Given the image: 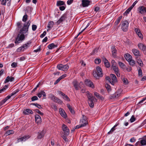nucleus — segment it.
<instances>
[{"mask_svg": "<svg viewBox=\"0 0 146 146\" xmlns=\"http://www.w3.org/2000/svg\"><path fill=\"white\" fill-rule=\"evenodd\" d=\"M31 23L30 21L25 23L23 27L20 31L19 34H18L17 36L15 42V44H19L24 39L25 37L24 34L27 32Z\"/></svg>", "mask_w": 146, "mask_h": 146, "instance_id": "obj_1", "label": "nucleus"}, {"mask_svg": "<svg viewBox=\"0 0 146 146\" xmlns=\"http://www.w3.org/2000/svg\"><path fill=\"white\" fill-rule=\"evenodd\" d=\"M31 42L29 41L27 43L21 46L18 48L17 49V52H20L21 51H24V50L27 49L29 46V45L31 44Z\"/></svg>", "mask_w": 146, "mask_h": 146, "instance_id": "obj_2", "label": "nucleus"}, {"mask_svg": "<svg viewBox=\"0 0 146 146\" xmlns=\"http://www.w3.org/2000/svg\"><path fill=\"white\" fill-rule=\"evenodd\" d=\"M122 29L124 32L127 31L129 25V23L127 21H125L121 22Z\"/></svg>", "mask_w": 146, "mask_h": 146, "instance_id": "obj_3", "label": "nucleus"}, {"mask_svg": "<svg viewBox=\"0 0 146 146\" xmlns=\"http://www.w3.org/2000/svg\"><path fill=\"white\" fill-rule=\"evenodd\" d=\"M57 68L59 70L65 71L67 70L69 68V66L67 64L63 65L61 64L58 65L57 66Z\"/></svg>", "mask_w": 146, "mask_h": 146, "instance_id": "obj_4", "label": "nucleus"}, {"mask_svg": "<svg viewBox=\"0 0 146 146\" xmlns=\"http://www.w3.org/2000/svg\"><path fill=\"white\" fill-rule=\"evenodd\" d=\"M50 97L54 102L60 104H61L62 103V101L54 95L52 94H50Z\"/></svg>", "mask_w": 146, "mask_h": 146, "instance_id": "obj_5", "label": "nucleus"}, {"mask_svg": "<svg viewBox=\"0 0 146 146\" xmlns=\"http://www.w3.org/2000/svg\"><path fill=\"white\" fill-rule=\"evenodd\" d=\"M110 76L111 79V84L113 85H114L115 83L117 81V77L114 74H111Z\"/></svg>", "mask_w": 146, "mask_h": 146, "instance_id": "obj_6", "label": "nucleus"}, {"mask_svg": "<svg viewBox=\"0 0 146 146\" xmlns=\"http://www.w3.org/2000/svg\"><path fill=\"white\" fill-rule=\"evenodd\" d=\"M66 19L67 15L66 14H64L60 18L57 22V25H58L61 23H62L63 21H65Z\"/></svg>", "mask_w": 146, "mask_h": 146, "instance_id": "obj_7", "label": "nucleus"}, {"mask_svg": "<svg viewBox=\"0 0 146 146\" xmlns=\"http://www.w3.org/2000/svg\"><path fill=\"white\" fill-rule=\"evenodd\" d=\"M138 11L141 14L144 15L146 13V8L143 6H140L138 8Z\"/></svg>", "mask_w": 146, "mask_h": 146, "instance_id": "obj_8", "label": "nucleus"}, {"mask_svg": "<svg viewBox=\"0 0 146 146\" xmlns=\"http://www.w3.org/2000/svg\"><path fill=\"white\" fill-rule=\"evenodd\" d=\"M121 93L116 92L114 94H112L110 96H109V98L110 99L117 98L121 96Z\"/></svg>", "mask_w": 146, "mask_h": 146, "instance_id": "obj_9", "label": "nucleus"}, {"mask_svg": "<svg viewBox=\"0 0 146 146\" xmlns=\"http://www.w3.org/2000/svg\"><path fill=\"white\" fill-rule=\"evenodd\" d=\"M85 83L86 85L89 87L92 88H94V87L93 83L90 80L86 79L85 82Z\"/></svg>", "mask_w": 146, "mask_h": 146, "instance_id": "obj_10", "label": "nucleus"}, {"mask_svg": "<svg viewBox=\"0 0 146 146\" xmlns=\"http://www.w3.org/2000/svg\"><path fill=\"white\" fill-rule=\"evenodd\" d=\"M83 117L80 121L81 124L83 125V127L86 125L88 123L87 121H86V118L84 115H82Z\"/></svg>", "mask_w": 146, "mask_h": 146, "instance_id": "obj_11", "label": "nucleus"}, {"mask_svg": "<svg viewBox=\"0 0 146 146\" xmlns=\"http://www.w3.org/2000/svg\"><path fill=\"white\" fill-rule=\"evenodd\" d=\"M45 133V132L44 130H42L41 131L38 132L37 133V139H40L43 137Z\"/></svg>", "mask_w": 146, "mask_h": 146, "instance_id": "obj_12", "label": "nucleus"}, {"mask_svg": "<svg viewBox=\"0 0 146 146\" xmlns=\"http://www.w3.org/2000/svg\"><path fill=\"white\" fill-rule=\"evenodd\" d=\"M30 137L29 135H25L24 137L19 138L17 140V142H19L22 141H25Z\"/></svg>", "mask_w": 146, "mask_h": 146, "instance_id": "obj_13", "label": "nucleus"}, {"mask_svg": "<svg viewBox=\"0 0 146 146\" xmlns=\"http://www.w3.org/2000/svg\"><path fill=\"white\" fill-rule=\"evenodd\" d=\"M59 111L60 114L62 117L64 118H66L67 117V116L66 113L62 108H59Z\"/></svg>", "mask_w": 146, "mask_h": 146, "instance_id": "obj_14", "label": "nucleus"}, {"mask_svg": "<svg viewBox=\"0 0 146 146\" xmlns=\"http://www.w3.org/2000/svg\"><path fill=\"white\" fill-rule=\"evenodd\" d=\"M132 52L136 58L138 57L139 56H140L139 51L138 50L133 49L132 50Z\"/></svg>", "mask_w": 146, "mask_h": 146, "instance_id": "obj_15", "label": "nucleus"}, {"mask_svg": "<svg viewBox=\"0 0 146 146\" xmlns=\"http://www.w3.org/2000/svg\"><path fill=\"white\" fill-rule=\"evenodd\" d=\"M96 70L97 72V73L99 75V77H102L103 73L102 72V70L101 68L99 66H98L96 67Z\"/></svg>", "mask_w": 146, "mask_h": 146, "instance_id": "obj_16", "label": "nucleus"}, {"mask_svg": "<svg viewBox=\"0 0 146 146\" xmlns=\"http://www.w3.org/2000/svg\"><path fill=\"white\" fill-rule=\"evenodd\" d=\"M86 93L88 98V101L90 100H97L94 97H93L92 95H90L89 94V92H86Z\"/></svg>", "mask_w": 146, "mask_h": 146, "instance_id": "obj_17", "label": "nucleus"}, {"mask_svg": "<svg viewBox=\"0 0 146 146\" xmlns=\"http://www.w3.org/2000/svg\"><path fill=\"white\" fill-rule=\"evenodd\" d=\"M82 2V5L83 7L88 6L90 2V1L88 0H83Z\"/></svg>", "mask_w": 146, "mask_h": 146, "instance_id": "obj_18", "label": "nucleus"}, {"mask_svg": "<svg viewBox=\"0 0 146 146\" xmlns=\"http://www.w3.org/2000/svg\"><path fill=\"white\" fill-rule=\"evenodd\" d=\"M124 57L125 59L128 62H129L132 59L131 55L128 53L125 54Z\"/></svg>", "mask_w": 146, "mask_h": 146, "instance_id": "obj_19", "label": "nucleus"}, {"mask_svg": "<svg viewBox=\"0 0 146 146\" xmlns=\"http://www.w3.org/2000/svg\"><path fill=\"white\" fill-rule=\"evenodd\" d=\"M35 121L37 123H40L41 121V117L39 115L36 114L35 116Z\"/></svg>", "mask_w": 146, "mask_h": 146, "instance_id": "obj_20", "label": "nucleus"}, {"mask_svg": "<svg viewBox=\"0 0 146 146\" xmlns=\"http://www.w3.org/2000/svg\"><path fill=\"white\" fill-rule=\"evenodd\" d=\"M137 62L138 64L141 67L143 66V64L141 59L139 57H136V58Z\"/></svg>", "mask_w": 146, "mask_h": 146, "instance_id": "obj_21", "label": "nucleus"}, {"mask_svg": "<svg viewBox=\"0 0 146 146\" xmlns=\"http://www.w3.org/2000/svg\"><path fill=\"white\" fill-rule=\"evenodd\" d=\"M138 46L140 49L142 50L143 51L145 50L146 46L143 44L139 43L138 44Z\"/></svg>", "mask_w": 146, "mask_h": 146, "instance_id": "obj_22", "label": "nucleus"}, {"mask_svg": "<svg viewBox=\"0 0 146 146\" xmlns=\"http://www.w3.org/2000/svg\"><path fill=\"white\" fill-rule=\"evenodd\" d=\"M14 78L13 77H10L8 76L5 80L4 82L5 83L8 82L9 81L12 82L14 80Z\"/></svg>", "mask_w": 146, "mask_h": 146, "instance_id": "obj_23", "label": "nucleus"}, {"mask_svg": "<svg viewBox=\"0 0 146 146\" xmlns=\"http://www.w3.org/2000/svg\"><path fill=\"white\" fill-rule=\"evenodd\" d=\"M118 124L119 123H117L111 129L110 131L108 132L107 134L109 135L112 134L113 131L115 130V128L118 125Z\"/></svg>", "mask_w": 146, "mask_h": 146, "instance_id": "obj_24", "label": "nucleus"}, {"mask_svg": "<svg viewBox=\"0 0 146 146\" xmlns=\"http://www.w3.org/2000/svg\"><path fill=\"white\" fill-rule=\"evenodd\" d=\"M111 51L112 52V54L113 56L114 57H116V53L117 50L114 46H112L111 47Z\"/></svg>", "mask_w": 146, "mask_h": 146, "instance_id": "obj_25", "label": "nucleus"}, {"mask_svg": "<svg viewBox=\"0 0 146 146\" xmlns=\"http://www.w3.org/2000/svg\"><path fill=\"white\" fill-rule=\"evenodd\" d=\"M57 47V45H55L54 43L50 44L48 46V48L49 49H52L54 48Z\"/></svg>", "mask_w": 146, "mask_h": 146, "instance_id": "obj_26", "label": "nucleus"}, {"mask_svg": "<svg viewBox=\"0 0 146 146\" xmlns=\"http://www.w3.org/2000/svg\"><path fill=\"white\" fill-rule=\"evenodd\" d=\"M23 113L25 115L28 114L29 113L33 114V111L29 109H27L23 111Z\"/></svg>", "mask_w": 146, "mask_h": 146, "instance_id": "obj_27", "label": "nucleus"}, {"mask_svg": "<svg viewBox=\"0 0 146 146\" xmlns=\"http://www.w3.org/2000/svg\"><path fill=\"white\" fill-rule=\"evenodd\" d=\"M54 24V22L53 21H50L48 24L47 27L48 28V30L51 29L53 27Z\"/></svg>", "mask_w": 146, "mask_h": 146, "instance_id": "obj_28", "label": "nucleus"}, {"mask_svg": "<svg viewBox=\"0 0 146 146\" xmlns=\"http://www.w3.org/2000/svg\"><path fill=\"white\" fill-rule=\"evenodd\" d=\"M73 85L76 90H78L79 88L78 85L77 84V81L76 80H74L72 82Z\"/></svg>", "mask_w": 146, "mask_h": 146, "instance_id": "obj_29", "label": "nucleus"}, {"mask_svg": "<svg viewBox=\"0 0 146 146\" xmlns=\"http://www.w3.org/2000/svg\"><path fill=\"white\" fill-rule=\"evenodd\" d=\"M67 106L68 108L71 113L73 114H74L75 113L74 111L72 109V108L71 106L69 104H67Z\"/></svg>", "mask_w": 146, "mask_h": 146, "instance_id": "obj_30", "label": "nucleus"}, {"mask_svg": "<svg viewBox=\"0 0 146 146\" xmlns=\"http://www.w3.org/2000/svg\"><path fill=\"white\" fill-rule=\"evenodd\" d=\"M94 100H90L88 101V104L89 106L91 108H93L94 106Z\"/></svg>", "mask_w": 146, "mask_h": 146, "instance_id": "obj_31", "label": "nucleus"}, {"mask_svg": "<svg viewBox=\"0 0 146 146\" xmlns=\"http://www.w3.org/2000/svg\"><path fill=\"white\" fill-rule=\"evenodd\" d=\"M65 4L64 2L61 1H59L57 2L56 5L57 6H60Z\"/></svg>", "mask_w": 146, "mask_h": 146, "instance_id": "obj_32", "label": "nucleus"}, {"mask_svg": "<svg viewBox=\"0 0 146 146\" xmlns=\"http://www.w3.org/2000/svg\"><path fill=\"white\" fill-rule=\"evenodd\" d=\"M94 95L98 98H100L101 100H103L104 98L102 96H100L99 94L96 92H94Z\"/></svg>", "mask_w": 146, "mask_h": 146, "instance_id": "obj_33", "label": "nucleus"}, {"mask_svg": "<svg viewBox=\"0 0 146 146\" xmlns=\"http://www.w3.org/2000/svg\"><path fill=\"white\" fill-rule=\"evenodd\" d=\"M122 17V16H121L118 18L115 22V25H117L119 23Z\"/></svg>", "mask_w": 146, "mask_h": 146, "instance_id": "obj_34", "label": "nucleus"}, {"mask_svg": "<svg viewBox=\"0 0 146 146\" xmlns=\"http://www.w3.org/2000/svg\"><path fill=\"white\" fill-rule=\"evenodd\" d=\"M118 64L121 68L125 69V65L123 63L119 61Z\"/></svg>", "mask_w": 146, "mask_h": 146, "instance_id": "obj_35", "label": "nucleus"}, {"mask_svg": "<svg viewBox=\"0 0 146 146\" xmlns=\"http://www.w3.org/2000/svg\"><path fill=\"white\" fill-rule=\"evenodd\" d=\"M128 62H129V65L132 66H135V61L134 60H132V59Z\"/></svg>", "mask_w": 146, "mask_h": 146, "instance_id": "obj_36", "label": "nucleus"}, {"mask_svg": "<svg viewBox=\"0 0 146 146\" xmlns=\"http://www.w3.org/2000/svg\"><path fill=\"white\" fill-rule=\"evenodd\" d=\"M93 76L96 79H98L100 77H99V75L96 72H93Z\"/></svg>", "mask_w": 146, "mask_h": 146, "instance_id": "obj_37", "label": "nucleus"}, {"mask_svg": "<svg viewBox=\"0 0 146 146\" xmlns=\"http://www.w3.org/2000/svg\"><path fill=\"white\" fill-rule=\"evenodd\" d=\"M132 9L130 7H129L124 13V14L127 15Z\"/></svg>", "mask_w": 146, "mask_h": 146, "instance_id": "obj_38", "label": "nucleus"}, {"mask_svg": "<svg viewBox=\"0 0 146 146\" xmlns=\"http://www.w3.org/2000/svg\"><path fill=\"white\" fill-rule=\"evenodd\" d=\"M31 104L35 106L40 109H42V107L41 106L38 104L32 103Z\"/></svg>", "mask_w": 146, "mask_h": 146, "instance_id": "obj_39", "label": "nucleus"}, {"mask_svg": "<svg viewBox=\"0 0 146 146\" xmlns=\"http://www.w3.org/2000/svg\"><path fill=\"white\" fill-rule=\"evenodd\" d=\"M105 87L106 89L108 91H111V87L110 85H109L108 84H106L105 85Z\"/></svg>", "mask_w": 146, "mask_h": 146, "instance_id": "obj_40", "label": "nucleus"}, {"mask_svg": "<svg viewBox=\"0 0 146 146\" xmlns=\"http://www.w3.org/2000/svg\"><path fill=\"white\" fill-rule=\"evenodd\" d=\"M112 68L115 73L117 72H119V70L118 67L116 65L115 66L113 67Z\"/></svg>", "mask_w": 146, "mask_h": 146, "instance_id": "obj_41", "label": "nucleus"}, {"mask_svg": "<svg viewBox=\"0 0 146 146\" xmlns=\"http://www.w3.org/2000/svg\"><path fill=\"white\" fill-rule=\"evenodd\" d=\"M28 16L27 15H25L23 17L22 21L23 22H26L27 20Z\"/></svg>", "mask_w": 146, "mask_h": 146, "instance_id": "obj_42", "label": "nucleus"}, {"mask_svg": "<svg viewBox=\"0 0 146 146\" xmlns=\"http://www.w3.org/2000/svg\"><path fill=\"white\" fill-rule=\"evenodd\" d=\"M51 107L54 110L56 111L57 110V107L54 104H52L51 105Z\"/></svg>", "mask_w": 146, "mask_h": 146, "instance_id": "obj_43", "label": "nucleus"}, {"mask_svg": "<svg viewBox=\"0 0 146 146\" xmlns=\"http://www.w3.org/2000/svg\"><path fill=\"white\" fill-rule=\"evenodd\" d=\"M64 135L66 136H68L69 135V129H67V130H65L64 131H63Z\"/></svg>", "mask_w": 146, "mask_h": 146, "instance_id": "obj_44", "label": "nucleus"}, {"mask_svg": "<svg viewBox=\"0 0 146 146\" xmlns=\"http://www.w3.org/2000/svg\"><path fill=\"white\" fill-rule=\"evenodd\" d=\"M63 98L65 100L67 101H70V100L69 98L68 97V96L65 94L64 95L63 97Z\"/></svg>", "mask_w": 146, "mask_h": 146, "instance_id": "obj_45", "label": "nucleus"}, {"mask_svg": "<svg viewBox=\"0 0 146 146\" xmlns=\"http://www.w3.org/2000/svg\"><path fill=\"white\" fill-rule=\"evenodd\" d=\"M14 131L13 130H9L7 131L6 132V134H7V135H9L11 134H13L14 133Z\"/></svg>", "mask_w": 146, "mask_h": 146, "instance_id": "obj_46", "label": "nucleus"}, {"mask_svg": "<svg viewBox=\"0 0 146 146\" xmlns=\"http://www.w3.org/2000/svg\"><path fill=\"white\" fill-rule=\"evenodd\" d=\"M19 89H18L17 90H16L15 91H14L12 93H11V96H12L14 95L15 94H17V92H19Z\"/></svg>", "mask_w": 146, "mask_h": 146, "instance_id": "obj_47", "label": "nucleus"}, {"mask_svg": "<svg viewBox=\"0 0 146 146\" xmlns=\"http://www.w3.org/2000/svg\"><path fill=\"white\" fill-rule=\"evenodd\" d=\"M19 89H18L17 90H16L15 91H14L12 93H11V96H12L14 95L15 94H17V92H19Z\"/></svg>", "mask_w": 146, "mask_h": 146, "instance_id": "obj_48", "label": "nucleus"}, {"mask_svg": "<svg viewBox=\"0 0 146 146\" xmlns=\"http://www.w3.org/2000/svg\"><path fill=\"white\" fill-rule=\"evenodd\" d=\"M62 128L63 131H64L65 130H67V129H68L67 126L64 124L62 125Z\"/></svg>", "mask_w": 146, "mask_h": 146, "instance_id": "obj_49", "label": "nucleus"}, {"mask_svg": "<svg viewBox=\"0 0 146 146\" xmlns=\"http://www.w3.org/2000/svg\"><path fill=\"white\" fill-rule=\"evenodd\" d=\"M101 60L100 58H96L95 60V63L96 64H99L101 62Z\"/></svg>", "mask_w": 146, "mask_h": 146, "instance_id": "obj_50", "label": "nucleus"}, {"mask_svg": "<svg viewBox=\"0 0 146 146\" xmlns=\"http://www.w3.org/2000/svg\"><path fill=\"white\" fill-rule=\"evenodd\" d=\"M141 144L142 145H146V141L145 140H141L140 141Z\"/></svg>", "mask_w": 146, "mask_h": 146, "instance_id": "obj_51", "label": "nucleus"}, {"mask_svg": "<svg viewBox=\"0 0 146 146\" xmlns=\"http://www.w3.org/2000/svg\"><path fill=\"white\" fill-rule=\"evenodd\" d=\"M98 50V48H96L91 53L92 55H94V54L97 52Z\"/></svg>", "mask_w": 146, "mask_h": 146, "instance_id": "obj_52", "label": "nucleus"}, {"mask_svg": "<svg viewBox=\"0 0 146 146\" xmlns=\"http://www.w3.org/2000/svg\"><path fill=\"white\" fill-rule=\"evenodd\" d=\"M135 120V117L134 115H133L132 116L131 118H130V120L131 123L134 122Z\"/></svg>", "mask_w": 146, "mask_h": 146, "instance_id": "obj_53", "label": "nucleus"}, {"mask_svg": "<svg viewBox=\"0 0 146 146\" xmlns=\"http://www.w3.org/2000/svg\"><path fill=\"white\" fill-rule=\"evenodd\" d=\"M112 67L115 66L116 65V64L115 61L114 60H112L111 61Z\"/></svg>", "mask_w": 146, "mask_h": 146, "instance_id": "obj_54", "label": "nucleus"}, {"mask_svg": "<svg viewBox=\"0 0 146 146\" xmlns=\"http://www.w3.org/2000/svg\"><path fill=\"white\" fill-rule=\"evenodd\" d=\"M138 75L140 76H142V72L140 68L138 70Z\"/></svg>", "mask_w": 146, "mask_h": 146, "instance_id": "obj_55", "label": "nucleus"}, {"mask_svg": "<svg viewBox=\"0 0 146 146\" xmlns=\"http://www.w3.org/2000/svg\"><path fill=\"white\" fill-rule=\"evenodd\" d=\"M38 99V98L36 96H34L31 98V100L32 101H35L37 100Z\"/></svg>", "mask_w": 146, "mask_h": 146, "instance_id": "obj_56", "label": "nucleus"}, {"mask_svg": "<svg viewBox=\"0 0 146 146\" xmlns=\"http://www.w3.org/2000/svg\"><path fill=\"white\" fill-rule=\"evenodd\" d=\"M11 66L13 68H15L17 66V63L13 62L11 64Z\"/></svg>", "mask_w": 146, "mask_h": 146, "instance_id": "obj_57", "label": "nucleus"}, {"mask_svg": "<svg viewBox=\"0 0 146 146\" xmlns=\"http://www.w3.org/2000/svg\"><path fill=\"white\" fill-rule=\"evenodd\" d=\"M104 65H105V66L107 68H109L110 67V64L109 63V62H108V61L107 62H105L104 63Z\"/></svg>", "mask_w": 146, "mask_h": 146, "instance_id": "obj_58", "label": "nucleus"}, {"mask_svg": "<svg viewBox=\"0 0 146 146\" xmlns=\"http://www.w3.org/2000/svg\"><path fill=\"white\" fill-rule=\"evenodd\" d=\"M21 22H19L17 23V27L19 29H20L21 28Z\"/></svg>", "mask_w": 146, "mask_h": 146, "instance_id": "obj_59", "label": "nucleus"}, {"mask_svg": "<svg viewBox=\"0 0 146 146\" xmlns=\"http://www.w3.org/2000/svg\"><path fill=\"white\" fill-rule=\"evenodd\" d=\"M37 26L35 25H32V29L33 31H35L37 28Z\"/></svg>", "mask_w": 146, "mask_h": 146, "instance_id": "obj_60", "label": "nucleus"}, {"mask_svg": "<svg viewBox=\"0 0 146 146\" xmlns=\"http://www.w3.org/2000/svg\"><path fill=\"white\" fill-rule=\"evenodd\" d=\"M35 111L37 112L38 114H40L41 115H44L43 113L41 112L38 109H37L35 110Z\"/></svg>", "mask_w": 146, "mask_h": 146, "instance_id": "obj_61", "label": "nucleus"}, {"mask_svg": "<svg viewBox=\"0 0 146 146\" xmlns=\"http://www.w3.org/2000/svg\"><path fill=\"white\" fill-rule=\"evenodd\" d=\"M40 93L41 94V95H42L43 97H45L46 96V94L45 92L44 91H41Z\"/></svg>", "mask_w": 146, "mask_h": 146, "instance_id": "obj_62", "label": "nucleus"}, {"mask_svg": "<svg viewBox=\"0 0 146 146\" xmlns=\"http://www.w3.org/2000/svg\"><path fill=\"white\" fill-rule=\"evenodd\" d=\"M123 82L124 83L126 84H127L128 83V81L126 78H124Z\"/></svg>", "mask_w": 146, "mask_h": 146, "instance_id": "obj_63", "label": "nucleus"}, {"mask_svg": "<svg viewBox=\"0 0 146 146\" xmlns=\"http://www.w3.org/2000/svg\"><path fill=\"white\" fill-rule=\"evenodd\" d=\"M62 137L66 142H67L68 141V139L66 137V136L64 135H63L62 136Z\"/></svg>", "mask_w": 146, "mask_h": 146, "instance_id": "obj_64", "label": "nucleus"}]
</instances>
